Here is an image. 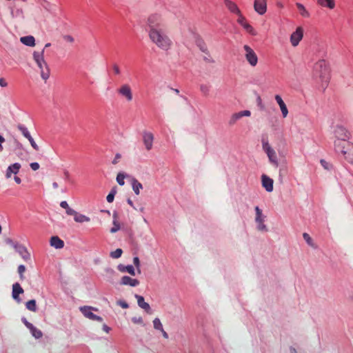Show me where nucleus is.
<instances>
[{
  "label": "nucleus",
  "instance_id": "f257e3e1",
  "mask_svg": "<svg viewBox=\"0 0 353 353\" xmlns=\"http://www.w3.org/2000/svg\"><path fill=\"white\" fill-rule=\"evenodd\" d=\"M151 41L160 49L168 51L172 46V41L163 29L148 32Z\"/></svg>",
  "mask_w": 353,
  "mask_h": 353
},
{
  "label": "nucleus",
  "instance_id": "f03ea898",
  "mask_svg": "<svg viewBox=\"0 0 353 353\" xmlns=\"http://www.w3.org/2000/svg\"><path fill=\"white\" fill-rule=\"evenodd\" d=\"M334 150L338 155L347 163L353 164V143L351 141H334Z\"/></svg>",
  "mask_w": 353,
  "mask_h": 353
},
{
  "label": "nucleus",
  "instance_id": "7ed1b4c3",
  "mask_svg": "<svg viewBox=\"0 0 353 353\" xmlns=\"http://www.w3.org/2000/svg\"><path fill=\"white\" fill-rule=\"evenodd\" d=\"M314 74L323 84L327 85L330 78L328 63L323 59L319 60L314 66Z\"/></svg>",
  "mask_w": 353,
  "mask_h": 353
},
{
  "label": "nucleus",
  "instance_id": "20e7f679",
  "mask_svg": "<svg viewBox=\"0 0 353 353\" xmlns=\"http://www.w3.org/2000/svg\"><path fill=\"white\" fill-rule=\"evenodd\" d=\"M33 58L37 65L41 70V76L44 80H47L50 77V69L46 61L44 59V49L41 52H34Z\"/></svg>",
  "mask_w": 353,
  "mask_h": 353
},
{
  "label": "nucleus",
  "instance_id": "39448f33",
  "mask_svg": "<svg viewBox=\"0 0 353 353\" xmlns=\"http://www.w3.org/2000/svg\"><path fill=\"white\" fill-rule=\"evenodd\" d=\"M147 26L148 32L161 30L162 26L161 17L158 14H151L147 19Z\"/></svg>",
  "mask_w": 353,
  "mask_h": 353
},
{
  "label": "nucleus",
  "instance_id": "423d86ee",
  "mask_svg": "<svg viewBox=\"0 0 353 353\" xmlns=\"http://www.w3.org/2000/svg\"><path fill=\"white\" fill-rule=\"evenodd\" d=\"M334 134L336 140L335 141H350L352 137L350 132L342 125H336L334 130Z\"/></svg>",
  "mask_w": 353,
  "mask_h": 353
},
{
  "label": "nucleus",
  "instance_id": "0eeeda50",
  "mask_svg": "<svg viewBox=\"0 0 353 353\" xmlns=\"http://www.w3.org/2000/svg\"><path fill=\"white\" fill-rule=\"evenodd\" d=\"M245 57L250 65L254 67L258 63V57L254 51L248 45L243 46Z\"/></svg>",
  "mask_w": 353,
  "mask_h": 353
},
{
  "label": "nucleus",
  "instance_id": "6e6552de",
  "mask_svg": "<svg viewBox=\"0 0 353 353\" xmlns=\"http://www.w3.org/2000/svg\"><path fill=\"white\" fill-rule=\"evenodd\" d=\"M93 310L97 311L98 310L91 306H83L80 307V311L86 318L93 321L101 322L103 321V319L101 316L93 314Z\"/></svg>",
  "mask_w": 353,
  "mask_h": 353
},
{
  "label": "nucleus",
  "instance_id": "1a4fd4ad",
  "mask_svg": "<svg viewBox=\"0 0 353 353\" xmlns=\"http://www.w3.org/2000/svg\"><path fill=\"white\" fill-rule=\"evenodd\" d=\"M154 139L152 132L147 131L143 132V142L146 150L150 151L152 149Z\"/></svg>",
  "mask_w": 353,
  "mask_h": 353
},
{
  "label": "nucleus",
  "instance_id": "9d476101",
  "mask_svg": "<svg viewBox=\"0 0 353 353\" xmlns=\"http://www.w3.org/2000/svg\"><path fill=\"white\" fill-rule=\"evenodd\" d=\"M303 37V30L301 27H298L295 32L290 36V42L293 46H296Z\"/></svg>",
  "mask_w": 353,
  "mask_h": 353
},
{
  "label": "nucleus",
  "instance_id": "9b49d317",
  "mask_svg": "<svg viewBox=\"0 0 353 353\" xmlns=\"http://www.w3.org/2000/svg\"><path fill=\"white\" fill-rule=\"evenodd\" d=\"M267 1L268 0H254V11L260 15H263L267 11Z\"/></svg>",
  "mask_w": 353,
  "mask_h": 353
},
{
  "label": "nucleus",
  "instance_id": "f8f14e48",
  "mask_svg": "<svg viewBox=\"0 0 353 353\" xmlns=\"http://www.w3.org/2000/svg\"><path fill=\"white\" fill-rule=\"evenodd\" d=\"M256 211V222L258 223V229L261 231H266V225L263 223L265 216L262 214V211L259 206L255 207Z\"/></svg>",
  "mask_w": 353,
  "mask_h": 353
},
{
  "label": "nucleus",
  "instance_id": "ddd939ff",
  "mask_svg": "<svg viewBox=\"0 0 353 353\" xmlns=\"http://www.w3.org/2000/svg\"><path fill=\"white\" fill-rule=\"evenodd\" d=\"M118 92L121 96L125 97L128 101H130L132 99V93L131 88L129 85L124 84L121 86L118 90Z\"/></svg>",
  "mask_w": 353,
  "mask_h": 353
},
{
  "label": "nucleus",
  "instance_id": "4468645a",
  "mask_svg": "<svg viewBox=\"0 0 353 353\" xmlns=\"http://www.w3.org/2000/svg\"><path fill=\"white\" fill-rule=\"evenodd\" d=\"M251 113L249 110H243L236 113L233 114L228 122L230 125H233L239 119L243 117H249Z\"/></svg>",
  "mask_w": 353,
  "mask_h": 353
},
{
  "label": "nucleus",
  "instance_id": "2eb2a0df",
  "mask_svg": "<svg viewBox=\"0 0 353 353\" xmlns=\"http://www.w3.org/2000/svg\"><path fill=\"white\" fill-rule=\"evenodd\" d=\"M262 185L268 192H271L273 190V179L263 174L261 176Z\"/></svg>",
  "mask_w": 353,
  "mask_h": 353
},
{
  "label": "nucleus",
  "instance_id": "dca6fc26",
  "mask_svg": "<svg viewBox=\"0 0 353 353\" xmlns=\"http://www.w3.org/2000/svg\"><path fill=\"white\" fill-rule=\"evenodd\" d=\"M224 5L231 13L234 14H240L241 10L235 2L231 0H224Z\"/></svg>",
  "mask_w": 353,
  "mask_h": 353
},
{
  "label": "nucleus",
  "instance_id": "f3484780",
  "mask_svg": "<svg viewBox=\"0 0 353 353\" xmlns=\"http://www.w3.org/2000/svg\"><path fill=\"white\" fill-rule=\"evenodd\" d=\"M134 296L137 300L138 305L141 308L143 309L147 313L151 314V307L148 303L145 302L143 296L139 294H135Z\"/></svg>",
  "mask_w": 353,
  "mask_h": 353
},
{
  "label": "nucleus",
  "instance_id": "a211bd4d",
  "mask_svg": "<svg viewBox=\"0 0 353 353\" xmlns=\"http://www.w3.org/2000/svg\"><path fill=\"white\" fill-rule=\"evenodd\" d=\"M23 290L21 287L19 283H15L12 285V297L17 302L21 301V299L19 298V294L23 293Z\"/></svg>",
  "mask_w": 353,
  "mask_h": 353
},
{
  "label": "nucleus",
  "instance_id": "6ab92c4d",
  "mask_svg": "<svg viewBox=\"0 0 353 353\" xmlns=\"http://www.w3.org/2000/svg\"><path fill=\"white\" fill-rule=\"evenodd\" d=\"M121 285H130L132 287L137 286L139 284V280L136 279H132L128 276H123L120 281Z\"/></svg>",
  "mask_w": 353,
  "mask_h": 353
},
{
  "label": "nucleus",
  "instance_id": "aec40b11",
  "mask_svg": "<svg viewBox=\"0 0 353 353\" xmlns=\"http://www.w3.org/2000/svg\"><path fill=\"white\" fill-rule=\"evenodd\" d=\"M14 248L23 259L28 260L30 259V253L28 252L26 247L20 244H14Z\"/></svg>",
  "mask_w": 353,
  "mask_h": 353
},
{
  "label": "nucleus",
  "instance_id": "412c9836",
  "mask_svg": "<svg viewBox=\"0 0 353 353\" xmlns=\"http://www.w3.org/2000/svg\"><path fill=\"white\" fill-rule=\"evenodd\" d=\"M20 168H21V164L19 163H14L12 164L11 165L8 166V168H7V170H6V178L8 179V178L11 177V175L12 173L14 174H17L19 172Z\"/></svg>",
  "mask_w": 353,
  "mask_h": 353
},
{
  "label": "nucleus",
  "instance_id": "4be33fe9",
  "mask_svg": "<svg viewBox=\"0 0 353 353\" xmlns=\"http://www.w3.org/2000/svg\"><path fill=\"white\" fill-rule=\"evenodd\" d=\"M50 244L56 249H61L64 247V242L57 236H53L50 238Z\"/></svg>",
  "mask_w": 353,
  "mask_h": 353
},
{
  "label": "nucleus",
  "instance_id": "5701e85b",
  "mask_svg": "<svg viewBox=\"0 0 353 353\" xmlns=\"http://www.w3.org/2000/svg\"><path fill=\"white\" fill-rule=\"evenodd\" d=\"M275 100L276 101L277 103L279 104V105L281 108L283 117L284 118L286 117L288 114V110L287 106H286L285 103H284V101H283L282 98L281 97L280 95L276 94L275 96Z\"/></svg>",
  "mask_w": 353,
  "mask_h": 353
},
{
  "label": "nucleus",
  "instance_id": "b1692460",
  "mask_svg": "<svg viewBox=\"0 0 353 353\" xmlns=\"http://www.w3.org/2000/svg\"><path fill=\"white\" fill-rule=\"evenodd\" d=\"M118 270L122 272H128L132 276L135 275V270L132 265H124L120 264L118 265Z\"/></svg>",
  "mask_w": 353,
  "mask_h": 353
},
{
  "label": "nucleus",
  "instance_id": "393cba45",
  "mask_svg": "<svg viewBox=\"0 0 353 353\" xmlns=\"http://www.w3.org/2000/svg\"><path fill=\"white\" fill-rule=\"evenodd\" d=\"M21 42L27 46L33 47L35 46V39L33 36H26L23 37L20 39Z\"/></svg>",
  "mask_w": 353,
  "mask_h": 353
},
{
  "label": "nucleus",
  "instance_id": "a878e982",
  "mask_svg": "<svg viewBox=\"0 0 353 353\" xmlns=\"http://www.w3.org/2000/svg\"><path fill=\"white\" fill-rule=\"evenodd\" d=\"M317 3L323 7L333 9L335 6L334 0H317Z\"/></svg>",
  "mask_w": 353,
  "mask_h": 353
},
{
  "label": "nucleus",
  "instance_id": "bb28decb",
  "mask_svg": "<svg viewBox=\"0 0 353 353\" xmlns=\"http://www.w3.org/2000/svg\"><path fill=\"white\" fill-rule=\"evenodd\" d=\"M132 185L134 193L137 195H139L140 193V190L143 188L142 184L140 182H139L135 178H132Z\"/></svg>",
  "mask_w": 353,
  "mask_h": 353
},
{
  "label": "nucleus",
  "instance_id": "cd10ccee",
  "mask_svg": "<svg viewBox=\"0 0 353 353\" xmlns=\"http://www.w3.org/2000/svg\"><path fill=\"white\" fill-rule=\"evenodd\" d=\"M266 154L268 156L270 161L275 165L278 166L277 158L273 149H271L270 150L268 151Z\"/></svg>",
  "mask_w": 353,
  "mask_h": 353
},
{
  "label": "nucleus",
  "instance_id": "c85d7f7f",
  "mask_svg": "<svg viewBox=\"0 0 353 353\" xmlns=\"http://www.w3.org/2000/svg\"><path fill=\"white\" fill-rule=\"evenodd\" d=\"M74 219L76 222H78V223H83V222H87V221H90L89 217H88L83 214H79L78 212H77V214L74 215Z\"/></svg>",
  "mask_w": 353,
  "mask_h": 353
},
{
  "label": "nucleus",
  "instance_id": "c756f323",
  "mask_svg": "<svg viewBox=\"0 0 353 353\" xmlns=\"http://www.w3.org/2000/svg\"><path fill=\"white\" fill-rule=\"evenodd\" d=\"M296 6L297 8L299 9L301 16H303L304 17H310V13L305 9V6L303 4H301L300 3H296Z\"/></svg>",
  "mask_w": 353,
  "mask_h": 353
},
{
  "label": "nucleus",
  "instance_id": "7c9ffc66",
  "mask_svg": "<svg viewBox=\"0 0 353 353\" xmlns=\"http://www.w3.org/2000/svg\"><path fill=\"white\" fill-rule=\"evenodd\" d=\"M28 310L36 312L37 310L36 301L34 299L30 300L26 303Z\"/></svg>",
  "mask_w": 353,
  "mask_h": 353
},
{
  "label": "nucleus",
  "instance_id": "2f4dec72",
  "mask_svg": "<svg viewBox=\"0 0 353 353\" xmlns=\"http://www.w3.org/2000/svg\"><path fill=\"white\" fill-rule=\"evenodd\" d=\"M249 34L251 35L255 36L256 35L257 32L254 29V28L249 24L248 22L246 23H244V25L242 26Z\"/></svg>",
  "mask_w": 353,
  "mask_h": 353
},
{
  "label": "nucleus",
  "instance_id": "473e14b6",
  "mask_svg": "<svg viewBox=\"0 0 353 353\" xmlns=\"http://www.w3.org/2000/svg\"><path fill=\"white\" fill-rule=\"evenodd\" d=\"M17 128L21 132V133L26 138H27V139L30 138L31 135L26 127H25L24 125H23L21 124H19L17 125Z\"/></svg>",
  "mask_w": 353,
  "mask_h": 353
},
{
  "label": "nucleus",
  "instance_id": "72a5a7b5",
  "mask_svg": "<svg viewBox=\"0 0 353 353\" xmlns=\"http://www.w3.org/2000/svg\"><path fill=\"white\" fill-rule=\"evenodd\" d=\"M32 334L36 339H40L42 337L43 334L41 330L37 329L34 325L32 328L29 329Z\"/></svg>",
  "mask_w": 353,
  "mask_h": 353
},
{
  "label": "nucleus",
  "instance_id": "f704fd0d",
  "mask_svg": "<svg viewBox=\"0 0 353 353\" xmlns=\"http://www.w3.org/2000/svg\"><path fill=\"white\" fill-rule=\"evenodd\" d=\"M117 193V187H114L111 189L110 193L106 197L107 201L108 203H112L114 201V196Z\"/></svg>",
  "mask_w": 353,
  "mask_h": 353
},
{
  "label": "nucleus",
  "instance_id": "c9c22d12",
  "mask_svg": "<svg viewBox=\"0 0 353 353\" xmlns=\"http://www.w3.org/2000/svg\"><path fill=\"white\" fill-rule=\"evenodd\" d=\"M126 175L123 172H119L117 176V181L120 185H123L124 179L125 178Z\"/></svg>",
  "mask_w": 353,
  "mask_h": 353
},
{
  "label": "nucleus",
  "instance_id": "e433bc0d",
  "mask_svg": "<svg viewBox=\"0 0 353 353\" xmlns=\"http://www.w3.org/2000/svg\"><path fill=\"white\" fill-rule=\"evenodd\" d=\"M123 251L121 248H117L114 252H110V256L113 259H118L121 257Z\"/></svg>",
  "mask_w": 353,
  "mask_h": 353
},
{
  "label": "nucleus",
  "instance_id": "4c0bfd02",
  "mask_svg": "<svg viewBox=\"0 0 353 353\" xmlns=\"http://www.w3.org/2000/svg\"><path fill=\"white\" fill-rule=\"evenodd\" d=\"M153 325H154V328L155 330H162V328H163V325L159 318H155L153 320Z\"/></svg>",
  "mask_w": 353,
  "mask_h": 353
},
{
  "label": "nucleus",
  "instance_id": "58836bf2",
  "mask_svg": "<svg viewBox=\"0 0 353 353\" xmlns=\"http://www.w3.org/2000/svg\"><path fill=\"white\" fill-rule=\"evenodd\" d=\"M201 92L203 94L204 96H208L210 93V86L208 85L202 84L200 85Z\"/></svg>",
  "mask_w": 353,
  "mask_h": 353
},
{
  "label": "nucleus",
  "instance_id": "ea45409f",
  "mask_svg": "<svg viewBox=\"0 0 353 353\" xmlns=\"http://www.w3.org/2000/svg\"><path fill=\"white\" fill-rule=\"evenodd\" d=\"M113 227L110 229V232L114 233L119 231L121 228L120 223L118 221H113Z\"/></svg>",
  "mask_w": 353,
  "mask_h": 353
},
{
  "label": "nucleus",
  "instance_id": "a19ab883",
  "mask_svg": "<svg viewBox=\"0 0 353 353\" xmlns=\"http://www.w3.org/2000/svg\"><path fill=\"white\" fill-rule=\"evenodd\" d=\"M238 16L237 22L243 26L244 23H247L245 17L242 14L241 12H240L239 14H236Z\"/></svg>",
  "mask_w": 353,
  "mask_h": 353
},
{
  "label": "nucleus",
  "instance_id": "79ce46f5",
  "mask_svg": "<svg viewBox=\"0 0 353 353\" xmlns=\"http://www.w3.org/2000/svg\"><path fill=\"white\" fill-rule=\"evenodd\" d=\"M197 46L202 52L208 53L207 46L203 41H199Z\"/></svg>",
  "mask_w": 353,
  "mask_h": 353
},
{
  "label": "nucleus",
  "instance_id": "37998d69",
  "mask_svg": "<svg viewBox=\"0 0 353 353\" xmlns=\"http://www.w3.org/2000/svg\"><path fill=\"white\" fill-rule=\"evenodd\" d=\"M26 271V267L23 265H20L18 267V272L19 274V277L21 280H23L25 279L23 272Z\"/></svg>",
  "mask_w": 353,
  "mask_h": 353
},
{
  "label": "nucleus",
  "instance_id": "c03bdc74",
  "mask_svg": "<svg viewBox=\"0 0 353 353\" xmlns=\"http://www.w3.org/2000/svg\"><path fill=\"white\" fill-rule=\"evenodd\" d=\"M133 262H134V265L137 268L138 272L140 273L141 272V270H140L141 265H140V261H139V257L138 256L134 257Z\"/></svg>",
  "mask_w": 353,
  "mask_h": 353
},
{
  "label": "nucleus",
  "instance_id": "a18cd8bd",
  "mask_svg": "<svg viewBox=\"0 0 353 353\" xmlns=\"http://www.w3.org/2000/svg\"><path fill=\"white\" fill-rule=\"evenodd\" d=\"M303 237L308 245H312V239L307 233H303Z\"/></svg>",
  "mask_w": 353,
  "mask_h": 353
},
{
  "label": "nucleus",
  "instance_id": "49530a36",
  "mask_svg": "<svg viewBox=\"0 0 353 353\" xmlns=\"http://www.w3.org/2000/svg\"><path fill=\"white\" fill-rule=\"evenodd\" d=\"M28 141H30V143L31 145V146L35 150H39V146L38 145L35 143V141H34L33 138L32 137H30V138H28Z\"/></svg>",
  "mask_w": 353,
  "mask_h": 353
},
{
  "label": "nucleus",
  "instance_id": "de8ad7c7",
  "mask_svg": "<svg viewBox=\"0 0 353 353\" xmlns=\"http://www.w3.org/2000/svg\"><path fill=\"white\" fill-rule=\"evenodd\" d=\"M263 150L265 151V152H267L268 151L270 150L271 149H272L270 144L268 143V141H265L264 140L263 141Z\"/></svg>",
  "mask_w": 353,
  "mask_h": 353
},
{
  "label": "nucleus",
  "instance_id": "09e8293b",
  "mask_svg": "<svg viewBox=\"0 0 353 353\" xmlns=\"http://www.w3.org/2000/svg\"><path fill=\"white\" fill-rule=\"evenodd\" d=\"M112 69H113L115 74L119 75L121 74L120 68L117 63H114L112 65Z\"/></svg>",
  "mask_w": 353,
  "mask_h": 353
},
{
  "label": "nucleus",
  "instance_id": "8fccbe9b",
  "mask_svg": "<svg viewBox=\"0 0 353 353\" xmlns=\"http://www.w3.org/2000/svg\"><path fill=\"white\" fill-rule=\"evenodd\" d=\"M118 304L124 309H127L129 307L128 303L125 301L120 300L118 301Z\"/></svg>",
  "mask_w": 353,
  "mask_h": 353
},
{
  "label": "nucleus",
  "instance_id": "3c124183",
  "mask_svg": "<svg viewBox=\"0 0 353 353\" xmlns=\"http://www.w3.org/2000/svg\"><path fill=\"white\" fill-rule=\"evenodd\" d=\"M258 105L260 107L261 110H263L265 106L263 104L261 97L260 96H258L256 98Z\"/></svg>",
  "mask_w": 353,
  "mask_h": 353
},
{
  "label": "nucleus",
  "instance_id": "603ef678",
  "mask_svg": "<svg viewBox=\"0 0 353 353\" xmlns=\"http://www.w3.org/2000/svg\"><path fill=\"white\" fill-rule=\"evenodd\" d=\"M30 166L33 170H37L39 168V164L37 162L31 163Z\"/></svg>",
  "mask_w": 353,
  "mask_h": 353
},
{
  "label": "nucleus",
  "instance_id": "864d4df0",
  "mask_svg": "<svg viewBox=\"0 0 353 353\" xmlns=\"http://www.w3.org/2000/svg\"><path fill=\"white\" fill-rule=\"evenodd\" d=\"M121 155L119 153L116 154L115 157H114V159L112 161V164L113 165H116L118 163L119 159H121Z\"/></svg>",
  "mask_w": 353,
  "mask_h": 353
},
{
  "label": "nucleus",
  "instance_id": "5fc2aeb1",
  "mask_svg": "<svg viewBox=\"0 0 353 353\" xmlns=\"http://www.w3.org/2000/svg\"><path fill=\"white\" fill-rule=\"evenodd\" d=\"M65 210H66L67 214H68V215H73L74 216V215L77 214V212L70 207Z\"/></svg>",
  "mask_w": 353,
  "mask_h": 353
},
{
  "label": "nucleus",
  "instance_id": "6e6d98bb",
  "mask_svg": "<svg viewBox=\"0 0 353 353\" xmlns=\"http://www.w3.org/2000/svg\"><path fill=\"white\" fill-rule=\"evenodd\" d=\"M63 39H64L65 41H68V42H70V43H73V42H74V38H73L71 35H68H68H65V36L63 37Z\"/></svg>",
  "mask_w": 353,
  "mask_h": 353
},
{
  "label": "nucleus",
  "instance_id": "4d7b16f0",
  "mask_svg": "<svg viewBox=\"0 0 353 353\" xmlns=\"http://www.w3.org/2000/svg\"><path fill=\"white\" fill-rule=\"evenodd\" d=\"M0 86L2 88H6L8 86V83L4 78H0Z\"/></svg>",
  "mask_w": 353,
  "mask_h": 353
},
{
  "label": "nucleus",
  "instance_id": "13d9d810",
  "mask_svg": "<svg viewBox=\"0 0 353 353\" xmlns=\"http://www.w3.org/2000/svg\"><path fill=\"white\" fill-rule=\"evenodd\" d=\"M22 321L23 322V323L26 325V326L28 328V329H30L32 328V327L33 326V325L30 323H29L26 319L25 318H23L22 319Z\"/></svg>",
  "mask_w": 353,
  "mask_h": 353
},
{
  "label": "nucleus",
  "instance_id": "bf43d9fd",
  "mask_svg": "<svg viewBox=\"0 0 353 353\" xmlns=\"http://www.w3.org/2000/svg\"><path fill=\"white\" fill-rule=\"evenodd\" d=\"M60 206L65 210H67L69 208V205L65 201H61L60 203Z\"/></svg>",
  "mask_w": 353,
  "mask_h": 353
},
{
  "label": "nucleus",
  "instance_id": "052dcab7",
  "mask_svg": "<svg viewBox=\"0 0 353 353\" xmlns=\"http://www.w3.org/2000/svg\"><path fill=\"white\" fill-rule=\"evenodd\" d=\"M6 242L8 244L12 245L14 248V244H19V243H17V242H14V241H13L11 239H10V238L6 239Z\"/></svg>",
  "mask_w": 353,
  "mask_h": 353
},
{
  "label": "nucleus",
  "instance_id": "680f3d73",
  "mask_svg": "<svg viewBox=\"0 0 353 353\" xmlns=\"http://www.w3.org/2000/svg\"><path fill=\"white\" fill-rule=\"evenodd\" d=\"M13 14H15L16 16H21L23 17V10L22 9H17L16 10L15 12H13Z\"/></svg>",
  "mask_w": 353,
  "mask_h": 353
},
{
  "label": "nucleus",
  "instance_id": "e2e57ef3",
  "mask_svg": "<svg viewBox=\"0 0 353 353\" xmlns=\"http://www.w3.org/2000/svg\"><path fill=\"white\" fill-rule=\"evenodd\" d=\"M132 321L135 323H143V319L141 317H139L138 319L133 318Z\"/></svg>",
  "mask_w": 353,
  "mask_h": 353
},
{
  "label": "nucleus",
  "instance_id": "0e129e2a",
  "mask_svg": "<svg viewBox=\"0 0 353 353\" xmlns=\"http://www.w3.org/2000/svg\"><path fill=\"white\" fill-rule=\"evenodd\" d=\"M4 141H5V139L1 135H0V151L3 150V146L1 144Z\"/></svg>",
  "mask_w": 353,
  "mask_h": 353
},
{
  "label": "nucleus",
  "instance_id": "69168bd1",
  "mask_svg": "<svg viewBox=\"0 0 353 353\" xmlns=\"http://www.w3.org/2000/svg\"><path fill=\"white\" fill-rule=\"evenodd\" d=\"M204 60L208 63H214V61L209 56L208 57H205Z\"/></svg>",
  "mask_w": 353,
  "mask_h": 353
},
{
  "label": "nucleus",
  "instance_id": "338daca9",
  "mask_svg": "<svg viewBox=\"0 0 353 353\" xmlns=\"http://www.w3.org/2000/svg\"><path fill=\"white\" fill-rule=\"evenodd\" d=\"M160 331L162 332V334L165 339H168V333L164 330L163 328L162 330H160Z\"/></svg>",
  "mask_w": 353,
  "mask_h": 353
},
{
  "label": "nucleus",
  "instance_id": "774afa93",
  "mask_svg": "<svg viewBox=\"0 0 353 353\" xmlns=\"http://www.w3.org/2000/svg\"><path fill=\"white\" fill-rule=\"evenodd\" d=\"M14 179L17 184H20L21 183V180L19 176H15Z\"/></svg>",
  "mask_w": 353,
  "mask_h": 353
}]
</instances>
